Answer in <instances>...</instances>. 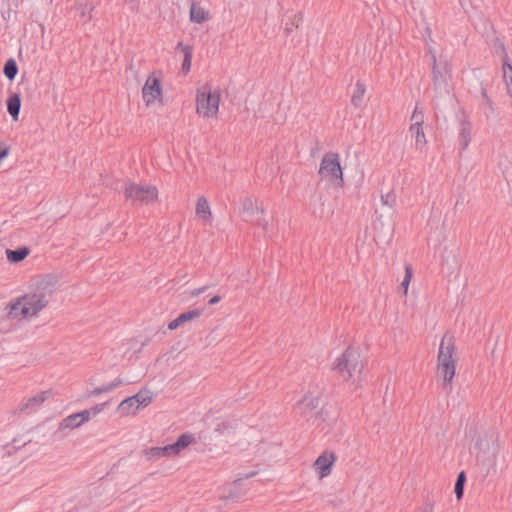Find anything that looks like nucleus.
<instances>
[{
  "label": "nucleus",
  "mask_w": 512,
  "mask_h": 512,
  "mask_svg": "<svg viewBox=\"0 0 512 512\" xmlns=\"http://www.w3.org/2000/svg\"><path fill=\"white\" fill-rule=\"evenodd\" d=\"M124 195L127 201L133 205L149 204L158 197V190L153 185H139L136 183H127L125 185Z\"/></svg>",
  "instance_id": "nucleus-5"
},
{
  "label": "nucleus",
  "mask_w": 512,
  "mask_h": 512,
  "mask_svg": "<svg viewBox=\"0 0 512 512\" xmlns=\"http://www.w3.org/2000/svg\"><path fill=\"white\" fill-rule=\"evenodd\" d=\"M481 95L483 96L484 100L487 101V97H489V96L487 94L486 89L483 87L481 88Z\"/></svg>",
  "instance_id": "nucleus-50"
},
{
  "label": "nucleus",
  "mask_w": 512,
  "mask_h": 512,
  "mask_svg": "<svg viewBox=\"0 0 512 512\" xmlns=\"http://www.w3.org/2000/svg\"><path fill=\"white\" fill-rule=\"evenodd\" d=\"M10 11H7L6 16L3 15V19H6V17H9Z\"/></svg>",
  "instance_id": "nucleus-53"
},
{
  "label": "nucleus",
  "mask_w": 512,
  "mask_h": 512,
  "mask_svg": "<svg viewBox=\"0 0 512 512\" xmlns=\"http://www.w3.org/2000/svg\"><path fill=\"white\" fill-rule=\"evenodd\" d=\"M208 19V13L205 9L199 6L196 2H192L190 7V20L191 22L201 24Z\"/></svg>",
  "instance_id": "nucleus-21"
},
{
  "label": "nucleus",
  "mask_w": 512,
  "mask_h": 512,
  "mask_svg": "<svg viewBox=\"0 0 512 512\" xmlns=\"http://www.w3.org/2000/svg\"><path fill=\"white\" fill-rule=\"evenodd\" d=\"M51 395V391H42L38 393L37 395L29 398L21 407V411L24 410H30V411H36L40 405L47 400Z\"/></svg>",
  "instance_id": "nucleus-17"
},
{
  "label": "nucleus",
  "mask_w": 512,
  "mask_h": 512,
  "mask_svg": "<svg viewBox=\"0 0 512 512\" xmlns=\"http://www.w3.org/2000/svg\"><path fill=\"white\" fill-rule=\"evenodd\" d=\"M196 214L206 219L211 216V211L207 199L203 196L199 197L196 204Z\"/></svg>",
  "instance_id": "nucleus-27"
},
{
  "label": "nucleus",
  "mask_w": 512,
  "mask_h": 512,
  "mask_svg": "<svg viewBox=\"0 0 512 512\" xmlns=\"http://www.w3.org/2000/svg\"><path fill=\"white\" fill-rule=\"evenodd\" d=\"M485 117L487 119H490L491 117H494L495 110L493 107V101L490 97H487V101H485V105L483 107Z\"/></svg>",
  "instance_id": "nucleus-36"
},
{
  "label": "nucleus",
  "mask_w": 512,
  "mask_h": 512,
  "mask_svg": "<svg viewBox=\"0 0 512 512\" xmlns=\"http://www.w3.org/2000/svg\"><path fill=\"white\" fill-rule=\"evenodd\" d=\"M336 460L333 452L324 451L314 462V468L318 472L319 477L322 479L327 477L332 470V466Z\"/></svg>",
  "instance_id": "nucleus-11"
},
{
  "label": "nucleus",
  "mask_w": 512,
  "mask_h": 512,
  "mask_svg": "<svg viewBox=\"0 0 512 512\" xmlns=\"http://www.w3.org/2000/svg\"><path fill=\"white\" fill-rule=\"evenodd\" d=\"M10 11H7L6 16L3 15V19H6V17H9Z\"/></svg>",
  "instance_id": "nucleus-55"
},
{
  "label": "nucleus",
  "mask_w": 512,
  "mask_h": 512,
  "mask_svg": "<svg viewBox=\"0 0 512 512\" xmlns=\"http://www.w3.org/2000/svg\"><path fill=\"white\" fill-rule=\"evenodd\" d=\"M373 229L378 237H384L391 239L393 234V225L388 223L385 224L383 221V215H377L373 222Z\"/></svg>",
  "instance_id": "nucleus-16"
},
{
  "label": "nucleus",
  "mask_w": 512,
  "mask_h": 512,
  "mask_svg": "<svg viewBox=\"0 0 512 512\" xmlns=\"http://www.w3.org/2000/svg\"><path fill=\"white\" fill-rule=\"evenodd\" d=\"M79 416L77 413H73L69 416H67L66 418H64L60 425H59V431L63 430V429H75V428H78L79 426H81L80 422H79Z\"/></svg>",
  "instance_id": "nucleus-28"
},
{
  "label": "nucleus",
  "mask_w": 512,
  "mask_h": 512,
  "mask_svg": "<svg viewBox=\"0 0 512 512\" xmlns=\"http://www.w3.org/2000/svg\"><path fill=\"white\" fill-rule=\"evenodd\" d=\"M137 403L133 397H127L118 405V412L121 416H127L133 409H138Z\"/></svg>",
  "instance_id": "nucleus-25"
},
{
  "label": "nucleus",
  "mask_w": 512,
  "mask_h": 512,
  "mask_svg": "<svg viewBox=\"0 0 512 512\" xmlns=\"http://www.w3.org/2000/svg\"><path fill=\"white\" fill-rule=\"evenodd\" d=\"M481 445V438L479 437L475 443V447H480Z\"/></svg>",
  "instance_id": "nucleus-52"
},
{
  "label": "nucleus",
  "mask_w": 512,
  "mask_h": 512,
  "mask_svg": "<svg viewBox=\"0 0 512 512\" xmlns=\"http://www.w3.org/2000/svg\"><path fill=\"white\" fill-rule=\"evenodd\" d=\"M137 407L140 405L147 406L152 401V396L148 390H140L137 394L132 396Z\"/></svg>",
  "instance_id": "nucleus-29"
},
{
  "label": "nucleus",
  "mask_w": 512,
  "mask_h": 512,
  "mask_svg": "<svg viewBox=\"0 0 512 512\" xmlns=\"http://www.w3.org/2000/svg\"><path fill=\"white\" fill-rule=\"evenodd\" d=\"M320 398L305 396L301 401H299L296 405L297 411L307 420L315 417V419L324 420L323 414L324 409L321 408L317 410L319 407Z\"/></svg>",
  "instance_id": "nucleus-9"
},
{
  "label": "nucleus",
  "mask_w": 512,
  "mask_h": 512,
  "mask_svg": "<svg viewBox=\"0 0 512 512\" xmlns=\"http://www.w3.org/2000/svg\"><path fill=\"white\" fill-rule=\"evenodd\" d=\"M146 454L151 458H161L165 457L163 447H152L146 450Z\"/></svg>",
  "instance_id": "nucleus-39"
},
{
  "label": "nucleus",
  "mask_w": 512,
  "mask_h": 512,
  "mask_svg": "<svg viewBox=\"0 0 512 512\" xmlns=\"http://www.w3.org/2000/svg\"><path fill=\"white\" fill-rule=\"evenodd\" d=\"M206 289H207V286H203V287L195 289L191 294L193 296H198V295L202 294L203 292H205Z\"/></svg>",
  "instance_id": "nucleus-48"
},
{
  "label": "nucleus",
  "mask_w": 512,
  "mask_h": 512,
  "mask_svg": "<svg viewBox=\"0 0 512 512\" xmlns=\"http://www.w3.org/2000/svg\"><path fill=\"white\" fill-rule=\"evenodd\" d=\"M258 474L257 471H251L249 473H239L236 480H235V483H239L241 482L242 480L244 479H249V478H252L254 476H256Z\"/></svg>",
  "instance_id": "nucleus-43"
},
{
  "label": "nucleus",
  "mask_w": 512,
  "mask_h": 512,
  "mask_svg": "<svg viewBox=\"0 0 512 512\" xmlns=\"http://www.w3.org/2000/svg\"><path fill=\"white\" fill-rule=\"evenodd\" d=\"M21 300H24L25 308L22 312L29 317L35 316L43 308H45L49 299L45 292L28 293L21 296Z\"/></svg>",
  "instance_id": "nucleus-8"
},
{
  "label": "nucleus",
  "mask_w": 512,
  "mask_h": 512,
  "mask_svg": "<svg viewBox=\"0 0 512 512\" xmlns=\"http://www.w3.org/2000/svg\"><path fill=\"white\" fill-rule=\"evenodd\" d=\"M10 147L0 143V161L9 155Z\"/></svg>",
  "instance_id": "nucleus-45"
},
{
  "label": "nucleus",
  "mask_w": 512,
  "mask_h": 512,
  "mask_svg": "<svg viewBox=\"0 0 512 512\" xmlns=\"http://www.w3.org/2000/svg\"><path fill=\"white\" fill-rule=\"evenodd\" d=\"M201 315H202V310H200V309H192V310L185 311V312L179 314L177 318H175L174 320L169 322L168 329L171 331L175 330L179 326L183 325L184 323L194 320L196 318H199Z\"/></svg>",
  "instance_id": "nucleus-14"
},
{
  "label": "nucleus",
  "mask_w": 512,
  "mask_h": 512,
  "mask_svg": "<svg viewBox=\"0 0 512 512\" xmlns=\"http://www.w3.org/2000/svg\"><path fill=\"white\" fill-rule=\"evenodd\" d=\"M178 47H181V50L184 52L182 70L187 73L191 67L192 49L189 46H183L182 43H179Z\"/></svg>",
  "instance_id": "nucleus-30"
},
{
  "label": "nucleus",
  "mask_w": 512,
  "mask_h": 512,
  "mask_svg": "<svg viewBox=\"0 0 512 512\" xmlns=\"http://www.w3.org/2000/svg\"><path fill=\"white\" fill-rule=\"evenodd\" d=\"M142 97L147 106L153 104L156 100L162 98L161 80L154 76H149L142 88Z\"/></svg>",
  "instance_id": "nucleus-10"
},
{
  "label": "nucleus",
  "mask_w": 512,
  "mask_h": 512,
  "mask_svg": "<svg viewBox=\"0 0 512 512\" xmlns=\"http://www.w3.org/2000/svg\"><path fill=\"white\" fill-rule=\"evenodd\" d=\"M466 481V473L465 471L462 470L458 473L454 486V493L456 495L457 500H461L463 498Z\"/></svg>",
  "instance_id": "nucleus-24"
},
{
  "label": "nucleus",
  "mask_w": 512,
  "mask_h": 512,
  "mask_svg": "<svg viewBox=\"0 0 512 512\" xmlns=\"http://www.w3.org/2000/svg\"><path fill=\"white\" fill-rule=\"evenodd\" d=\"M122 384H124L123 379H121L120 377H117L111 383L108 384V389H110V391H112L115 388L121 386Z\"/></svg>",
  "instance_id": "nucleus-44"
},
{
  "label": "nucleus",
  "mask_w": 512,
  "mask_h": 512,
  "mask_svg": "<svg viewBox=\"0 0 512 512\" xmlns=\"http://www.w3.org/2000/svg\"><path fill=\"white\" fill-rule=\"evenodd\" d=\"M423 512H433V505L431 503L426 504V507Z\"/></svg>",
  "instance_id": "nucleus-49"
},
{
  "label": "nucleus",
  "mask_w": 512,
  "mask_h": 512,
  "mask_svg": "<svg viewBox=\"0 0 512 512\" xmlns=\"http://www.w3.org/2000/svg\"><path fill=\"white\" fill-rule=\"evenodd\" d=\"M432 61V81L434 91L438 94L449 92L450 66L446 60H437L435 53L430 50Z\"/></svg>",
  "instance_id": "nucleus-4"
},
{
  "label": "nucleus",
  "mask_w": 512,
  "mask_h": 512,
  "mask_svg": "<svg viewBox=\"0 0 512 512\" xmlns=\"http://www.w3.org/2000/svg\"><path fill=\"white\" fill-rule=\"evenodd\" d=\"M220 301H221V296H219V295H215V296H213V297H211V298L209 299L208 304H209V305H215V304H217V303H218V302H220Z\"/></svg>",
  "instance_id": "nucleus-47"
},
{
  "label": "nucleus",
  "mask_w": 512,
  "mask_h": 512,
  "mask_svg": "<svg viewBox=\"0 0 512 512\" xmlns=\"http://www.w3.org/2000/svg\"><path fill=\"white\" fill-rule=\"evenodd\" d=\"M500 48L502 51L501 59L503 78L507 86L508 94L512 97V63L510 62V58L503 43H501Z\"/></svg>",
  "instance_id": "nucleus-13"
},
{
  "label": "nucleus",
  "mask_w": 512,
  "mask_h": 512,
  "mask_svg": "<svg viewBox=\"0 0 512 512\" xmlns=\"http://www.w3.org/2000/svg\"><path fill=\"white\" fill-rule=\"evenodd\" d=\"M73 10L75 11L74 18L83 25L90 22L93 18L92 11L94 6L89 4L87 0H77Z\"/></svg>",
  "instance_id": "nucleus-12"
},
{
  "label": "nucleus",
  "mask_w": 512,
  "mask_h": 512,
  "mask_svg": "<svg viewBox=\"0 0 512 512\" xmlns=\"http://www.w3.org/2000/svg\"><path fill=\"white\" fill-rule=\"evenodd\" d=\"M460 150L464 151L471 141V124L469 121L460 122V132L458 136Z\"/></svg>",
  "instance_id": "nucleus-19"
},
{
  "label": "nucleus",
  "mask_w": 512,
  "mask_h": 512,
  "mask_svg": "<svg viewBox=\"0 0 512 512\" xmlns=\"http://www.w3.org/2000/svg\"><path fill=\"white\" fill-rule=\"evenodd\" d=\"M193 441V436L188 433H183L180 436H178L177 440L175 441L176 446L178 447L179 451L181 452L185 448H187Z\"/></svg>",
  "instance_id": "nucleus-32"
},
{
  "label": "nucleus",
  "mask_w": 512,
  "mask_h": 512,
  "mask_svg": "<svg viewBox=\"0 0 512 512\" xmlns=\"http://www.w3.org/2000/svg\"><path fill=\"white\" fill-rule=\"evenodd\" d=\"M381 203L390 209L393 208L394 204L396 203V195L392 192L382 194Z\"/></svg>",
  "instance_id": "nucleus-34"
},
{
  "label": "nucleus",
  "mask_w": 512,
  "mask_h": 512,
  "mask_svg": "<svg viewBox=\"0 0 512 512\" xmlns=\"http://www.w3.org/2000/svg\"><path fill=\"white\" fill-rule=\"evenodd\" d=\"M241 204V216L243 220L246 222L253 223L266 230L268 222L263 217L264 210L258 207L257 201L252 197L246 196L241 200Z\"/></svg>",
  "instance_id": "nucleus-7"
},
{
  "label": "nucleus",
  "mask_w": 512,
  "mask_h": 512,
  "mask_svg": "<svg viewBox=\"0 0 512 512\" xmlns=\"http://www.w3.org/2000/svg\"><path fill=\"white\" fill-rule=\"evenodd\" d=\"M55 284V280L53 278H49V280L47 281H44L42 280L41 282H39V288H42L43 290H45L46 288H48L49 286H53Z\"/></svg>",
  "instance_id": "nucleus-46"
},
{
  "label": "nucleus",
  "mask_w": 512,
  "mask_h": 512,
  "mask_svg": "<svg viewBox=\"0 0 512 512\" xmlns=\"http://www.w3.org/2000/svg\"><path fill=\"white\" fill-rule=\"evenodd\" d=\"M411 136L415 138L416 147H423L426 144V138L422 126L411 125L409 128Z\"/></svg>",
  "instance_id": "nucleus-26"
},
{
  "label": "nucleus",
  "mask_w": 512,
  "mask_h": 512,
  "mask_svg": "<svg viewBox=\"0 0 512 512\" xmlns=\"http://www.w3.org/2000/svg\"><path fill=\"white\" fill-rule=\"evenodd\" d=\"M77 414L79 416V419H80L79 422H80L81 425L83 423L89 421L90 418H91V411H89L88 409L80 411V412H77Z\"/></svg>",
  "instance_id": "nucleus-42"
},
{
  "label": "nucleus",
  "mask_w": 512,
  "mask_h": 512,
  "mask_svg": "<svg viewBox=\"0 0 512 512\" xmlns=\"http://www.w3.org/2000/svg\"><path fill=\"white\" fill-rule=\"evenodd\" d=\"M30 253V250L26 246L18 247L14 250L6 249V256L10 263H19L23 261Z\"/></svg>",
  "instance_id": "nucleus-20"
},
{
  "label": "nucleus",
  "mask_w": 512,
  "mask_h": 512,
  "mask_svg": "<svg viewBox=\"0 0 512 512\" xmlns=\"http://www.w3.org/2000/svg\"><path fill=\"white\" fill-rule=\"evenodd\" d=\"M220 103V91H198L196 97L197 113L204 117H212L217 114Z\"/></svg>",
  "instance_id": "nucleus-6"
},
{
  "label": "nucleus",
  "mask_w": 512,
  "mask_h": 512,
  "mask_svg": "<svg viewBox=\"0 0 512 512\" xmlns=\"http://www.w3.org/2000/svg\"><path fill=\"white\" fill-rule=\"evenodd\" d=\"M412 275H413L412 267L410 265H406L405 276L400 284V288L403 289L404 294H407Z\"/></svg>",
  "instance_id": "nucleus-33"
},
{
  "label": "nucleus",
  "mask_w": 512,
  "mask_h": 512,
  "mask_svg": "<svg viewBox=\"0 0 512 512\" xmlns=\"http://www.w3.org/2000/svg\"><path fill=\"white\" fill-rule=\"evenodd\" d=\"M498 452V447L493 450V462L495 463L496 453Z\"/></svg>",
  "instance_id": "nucleus-51"
},
{
  "label": "nucleus",
  "mask_w": 512,
  "mask_h": 512,
  "mask_svg": "<svg viewBox=\"0 0 512 512\" xmlns=\"http://www.w3.org/2000/svg\"><path fill=\"white\" fill-rule=\"evenodd\" d=\"M365 91H366L365 84L362 83L361 81H357L355 84L354 91L351 96V103L355 107H359L361 105Z\"/></svg>",
  "instance_id": "nucleus-23"
},
{
  "label": "nucleus",
  "mask_w": 512,
  "mask_h": 512,
  "mask_svg": "<svg viewBox=\"0 0 512 512\" xmlns=\"http://www.w3.org/2000/svg\"><path fill=\"white\" fill-rule=\"evenodd\" d=\"M10 11H7L6 16L3 15V19H6V17H9Z\"/></svg>",
  "instance_id": "nucleus-54"
},
{
  "label": "nucleus",
  "mask_w": 512,
  "mask_h": 512,
  "mask_svg": "<svg viewBox=\"0 0 512 512\" xmlns=\"http://www.w3.org/2000/svg\"><path fill=\"white\" fill-rule=\"evenodd\" d=\"M163 451H164L165 457L175 456V455H178L180 453V451H179L178 447L176 446L175 442L172 443V444H168V445L163 446Z\"/></svg>",
  "instance_id": "nucleus-37"
},
{
  "label": "nucleus",
  "mask_w": 512,
  "mask_h": 512,
  "mask_svg": "<svg viewBox=\"0 0 512 512\" xmlns=\"http://www.w3.org/2000/svg\"><path fill=\"white\" fill-rule=\"evenodd\" d=\"M18 71L19 68L16 60L14 58L7 59L3 67V74L5 75V77L8 80L13 81L16 75L18 74Z\"/></svg>",
  "instance_id": "nucleus-22"
},
{
  "label": "nucleus",
  "mask_w": 512,
  "mask_h": 512,
  "mask_svg": "<svg viewBox=\"0 0 512 512\" xmlns=\"http://www.w3.org/2000/svg\"><path fill=\"white\" fill-rule=\"evenodd\" d=\"M411 121H413V123L411 125H416V126H422L423 125L424 115H423L422 111L418 110L417 106L415 107V109L413 111V114L411 116Z\"/></svg>",
  "instance_id": "nucleus-35"
},
{
  "label": "nucleus",
  "mask_w": 512,
  "mask_h": 512,
  "mask_svg": "<svg viewBox=\"0 0 512 512\" xmlns=\"http://www.w3.org/2000/svg\"><path fill=\"white\" fill-rule=\"evenodd\" d=\"M319 174L322 178H327L337 187L343 185V172L340 164V158L337 153H326L320 162Z\"/></svg>",
  "instance_id": "nucleus-3"
},
{
  "label": "nucleus",
  "mask_w": 512,
  "mask_h": 512,
  "mask_svg": "<svg viewBox=\"0 0 512 512\" xmlns=\"http://www.w3.org/2000/svg\"><path fill=\"white\" fill-rule=\"evenodd\" d=\"M24 300H21V296L11 300L7 306V318L8 319H17V318H27L28 315H25L22 310H24Z\"/></svg>",
  "instance_id": "nucleus-15"
},
{
  "label": "nucleus",
  "mask_w": 512,
  "mask_h": 512,
  "mask_svg": "<svg viewBox=\"0 0 512 512\" xmlns=\"http://www.w3.org/2000/svg\"><path fill=\"white\" fill-rule=\"evenodd\" d=\"M108 392H111L110 389H108V384L107 385H103L101 387H96L93 390L89 391L87 393V398L96 397V396H99V395H101L103 393H108Z\"/></svg>",
  "instance_id": "nucleus-38"
},
{
  "label": "nucleus",
  "mask_w": 512,
  "mask_h": 512,
  "mask_svg": "<svg viewBox=\"0 0 512 512\" xmlns=\"http://www.w3.org/2000/svg\"><path fill=\"white\" fill-rule=\"evenodd\" d=\"M454 353V337L449 333H445L441 339L438 352V370L443 376L444 389L451 388V383L455 376L457 359L454 357Z\"/></svg>",
  "instance_id": "nucleus-1"
},
{
  "label": "nucleus",
  "mask_w": 512,
  "mask_h": 512,
  "mask_svg": "<svg viewBox=\"0 0 512 512\" xmlns=\"http://www.w3.org/2000/svg\"><path fill=\"white\" fill-rule=\"evenodd\" d=\"M363 367L364 365L360 360L359 351L352 346H349L341 356L337 358L336 363L333 366V370L342 377L343 381H348L356 374H361Z\"/></svg>",
  "instance_id": "nucleus-2"
},
{
  "label": "nucleus",
  "mask_w": 512,
  "mask_h": 512,
  "mask_svg": "<svg viewBox=\"0 0 512 512\" xmlns=\"http://www.w3.org/2000/svg\"><path fill=\"white\" fill-rule=\"evenodd\" d=\"M109 402H104V403H100V404H96L94 407L88 409L89 411H91V416H95L97 415L98 413L104 411V409L108 406Z\"/></svg>",
  "instance_id": "nucleus-40"
},
{
  "label": "nucleus",
  "mask_w": 512,
  "mask_h": 512,
  "mask_svg": "<svg viewBox=\"0 0 512 512\" xmlns=\"http://www.w3.org/2000/svg\"><path fill=\"white\" fill-rule=\"evenodd\" d=\"M231 425L227 422H221L217 425V428H215V432H219L220 434L229 433L231 429Z\"/></svg>",
  "instance_id": "nucleus-41"
},
{
  "label": "nucleus",
  "mask_w": 512,
  "mask_h": 512,
  "mask_svg": "<svg viewBox=\"0 0 512 512\" xmlns=\"http://www.w3.org/2000/svg\"><path fill=\"white\" fill-rule=\"evenodd\" d=\"M302 21H303V14L301 12H298L297 14H295L292 17L290 23H286V26L284 29L286 36H288L293 31L294 27L298 28L299 24L302 23Z\"/></svg>",
  "instance_id": "nucleus-31"
},
{
  "label": "nucleus",
  "mask_w": 512,
  "mask_h": 512,
  "mask_svg": "<svg viewBox=\"0 0 512 512\" xmlns=\"http://www.w3.org/2000/svg\"><path fill=\"white\" fill-rule=\"evenodd\" d=\"M7 111L13 120L17 121L21 109V96L19 93H11L6 101Z\"/></svg>",
  "instance_id": "nucleus-18"
}]
</instances>
